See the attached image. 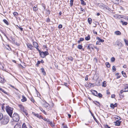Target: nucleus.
Segmentation results:
<instances>
[{"label": "nucleus", "instance_id": "obj_59", "mask_svg": "<svg viewBox=\"0 0 128 128\" xmlns=\"http://www.w3.org/2000/svg\"><path fill=\"white\" fill-rule=\"evenodd\" d=\"M3 34L4 35V36L8 40V38L6 35L4 33H3Z\"/></svg>", "mask_w": 128, "mask_h": 128}, {"label": "nucleus", "instance_id": "obj_15", "mask_svg": "<svg viewBox=\"0 0 128 128\" xmlns=\"http://www.w3.org/2000/svg\"><path fill=\"white\" fill-rule=\"evenodd\" d=\"M41 70L42 72L44 75H46V73L44 71V68H41Z\"/></svg>", "mask_w": 128, "mask_h": 128}, {"label": "nucleus", "instance_id": "obj_31", "mask_svg": "<svg viewBox=\"0 0 128 128\" xmlns=\"http://www.w3.org/2000/svg\"><path fill=\"white\" fill-rule=\"evenodd\" d=\"M106 82L105 81L102 82V86L104 87H106Z\"/></svg>", "mask_w": 128, "mask_h": 128}, {"label": "nucleus", "instance_id": "obj_19", "mask_svg": "<svg viewBox=\"0 0 128 128\" xmlns=\"http://www.w3.org/2000/svg\"><path fill=\"white\" fill-rule=\"evenodd\" d=\"M88 22L89 24H91L92 22V19L91 18H89L88 19Z\"/></svg>", "mask_w": 128, "mask_h": 128}, {"label": "nucleus", "instance_id": "obj_38", "mask_svg": "<svg viewBox=\"0 0 128 128\" xmlns=\"http://www.w3.org/2000/svg\"><path fill=\"white\" fill-rule=\"evenodd\" d=\"M13 14L15 16H17L18 15V14L16 12H14Z\"/></svg>", "mask_w": 128, "mask_h": 128}, {"label": "nucleus", "instance_id": "obj_28", "mask_svg": "<svg viewBox=\"0 0 128 128\" xmlns=\"http://www.w3.org/2000/svg\"><path fill=\"white\" fill-rule=\"evenodd\" d=\"M81 2V4L83 5H86V3L84 2L83 0H80Z\"/></svg>", "mask_w": 128, "mask_h": 128}, {"label": "nucleus", "instance_id": "obj_33", "mask_svg": "<svg viewBox=\"0 0 128 128\" xmlns=\"http://www.w3.org/2000/svg\"><path fill=\"white\" fill-rule=\"evenodd\" d=\"M124 41L125 43V44L126 45L128 46V41L125 39H124Z\"/></svg>", "mask_w": 128, "mask_h": 128}, {"label": "nucleus", "instance_id": "obj_56", "mask_svg": "<svg viewBox=\"0 0 128 128\" xmlns=\"http://www.w3.org/2000/svg\"><path fill=\"white\" fill-rule=\"evenodd\" d=\"M24 113H23V114L24 115H26V116H28V112H24Z\"/></svg>", "mask_w": 128, "mask_h": 128}, {"label": "nucleus", "instance_id": "obj_55", "mask_svg": "<svg viewBox=\"0 0 128 128\" xmlns=\"http://www.w3.org/2000/svg\"><path fill=\"white\" fill-rule=\"evenodd\" d=\"M96 84L97 86H99L100 85V84L99 82H97L96 83Z\"/></svg>", "mask_w": 128, "mask_h": 128}, {"label": "nucleus", "instance_id": "obj_40", "mask_svg": "<svg viewBox=\"0 0 128 128\" xmlns=\"http://www.w3.org/2000/svg\"><path fill=\"white\" fill-rule=\"evenodd\" d=\"M4 106L3 104L2 105V111L3 112L5 111L4 110Z\"/></svg>", "mask_w": 128, "mask_h": 128}, {"label": "nucleus", "instance_id": "obj_22", "mask_svg": "<svg viewBox=\"0 0 128 128\" xmlns=\"http://www.w3.org/2000/svg\"><path fill=\"white\" fill-rule=\"evenodd\" d=\"M14 128H21V126L18 124H16L14 126Z\"/></svg>", "mask_w": 128, "mask_h": 128}, {"label": "nucleus", "instance_id": "obj_62", "mask_svg": "<svg viewBox=\"0 0 128 128\" xmlns=\"http://www.w3.org/2000/svg\"><path fill=\"white\" fill-rule=\"evenodd\" d=\"M116 118L118 120H120L121 119L118 116H117V118Z\"/></svg>", "mask_w": 128, "mask_h": 128}, {"label": "nucleus", "instance_id": "obj_54", "mask_svg": "<svg viewBox=\"0 0 128 128\" xmlns=\"http://www.w3.org/2000/svg\"><path fill=\"white\" fill-rule=\"evenodd\" d=\"M14 44L18 46H19L20 45L19 43H17L16 42H14Z\"/></svg>", "mask_w": 128, "mask_h": 128}, {"label": "nucleus", "instance_id": "obj_35", "mask_svg": "<svg viewBox=\"0 0 128 128\" xmlns=\"http://www.w3.org/2000/svg\"><path fill=\"white\" fill-rule=\"evenodd\" d=\"M3 118V115L0 112V120Z\"/></svg>", "mask_w": 128, "mask_h": 128}, {"label": "nucleus", "instance_id": "obj_13", "mask_svg": "<svg viewBox=\"0 0 128 128\" xmlns=\"http://www.w3.org/2000/svg\"><path fill=\"white\" fill-rule=\"evenodd\" d=\"M20 108L22 111H23V112H25L24 111V107L23 106L21 105H19L18 106Z\"/></svg>", "mask_w": 128, "mask_h": 128}, {"label": "nucleus", "instance_id": "obj_32", "mask_svg": "<svg viewBox=\"0 0 128 128\" xmlns=\"http://www.w3.org/2000/svg\"><path fill=\"white\" fill-rule=\"evenodd\" d=\"M0 90L5 94H6L7 92L0 87Z\"/></svg>", "mask_w": 128, "mask_h": 128}, {"label": "nucleus", "instance_id": "obj_37", "mask_svg": "<svg viewBox=\"0 0 128 128\" xmlns=\"http://www.w3.org/2000/svg\"><path fill=\"white\" fill-rule=\"evenodd\" d=\"M22 128H27L26 126L25 123H23L22 125Z\"/></svg>", "mask_w": 128, "mask_h": 128}, {"label": "nucleus", "instance_id": "obj_61", "mask_svg": "<svg viewBox=\"0 0 128 128\" xmlns=\"http://www.w3.org/2000/svg\"><path fill=\"white\" fill-rule=\"evenodd\" d=\"M84 40V39L83 38H80V41H83Z\"/></svg>", "mask_w": 128, "mask_h": 128}, {"label": "nucleus", "instance_id": "obj_27", "mask_svg": "<svg viewBox=\"0 0 128 128\" xmlns=\"http://www.w3.org/2000/svg\"><path fill=\"white\" fill-rule=\"evenodd\" d=\"M121 22L123 25H126L128 24V23L127 22H124L122 20L121 21Z\"/></svg>", "mask_w": 128, "mask_h": 128}, {"label": "nucleus", "instance_id": "obj_7", "mask_svg": "<svg viewBox=\"0 0 128 128\" xmlns=\"http://www.w3.org/2000/svg\"><path fill=\"white\" fill-rule=\"evenodd\" d=\"M27 46L28 48H29L30 50H32L34 47L32 45L28 43L27 44Z\"/></svg>", "mask_w": 128, "mask_h": 128}, {"label": "nucleus", "instance_id": "obj_10", "mask_svg": "<svg viewBox=\"0 0 128 128\" xmlns=\"http://www.w3.org/2000/svg\"><path fill=\"white\" fill-rule=\"evenodd\" d=\"M121 122L119 120H118L115 122H114V123H115V125L117 126H119L120 125Z\"/></svg>", "mask_w": 128, "mask_h": 128}, {"label": "nucleus", "instance_id": "obj_5", "mask_svg": "<svg viewBox=\"0 0 128 128\" xmlns=\"http://www.w3.org/2000/svg\"><path fill=\"white\" fill-rule=\"evenodd\" d=\"M114 45L115 46L117 45L120 48L123 46L121 42H120L118 40L116 41L115 42V44H114Z\"/></svg>", "mask_w": 128, "mask_h": 128}, {"label": "nucleus", "instance_id": "obj_57", "mask_svg": "<svg viewBox=\"0 0 128 128\" xmlns=\"http://www.w3.org/2000/svg\"><path fill=\"white\" fill-rule=\"evenodd\" d=\"M96 44L100 45V42L98 41H97L96 43Z\"/></svg>", "mask_w": 128, "mask_h": 128}, {"label": "nucleus", "instance_id": "obj_49", "mask_svg": "<svg viewBox=\"0 0 128 128\" xmlns=\"http://www.w3.org/2000/svg\"><path fill=\"white\" fill-rule=\"evenodd\" d=\"M80 10L81 11H82L84 12H85V10L82 8H80Z\"/></svg>", "mask_w": 128, "mask_h": 128}, {"label": "nucleus", "instance_id": "obj_4", "mask_svg": "<svg viewBox=\"0 0 128 128\" xmlns=\"http://www.w3.org/2000/svg\"><path fill=\"white\" fill-rule=\"evenodd\" d=\"M5 109L6 112H13V108L8 106L6 107Z\"/></svg>", "mask_w": 128, "mask_h": 128}, {"label": "nucleus", "instance_id": "obj_64", "mask_svg": "<svg viewBox=\"0 0 128 128\" xmlns=\"http://www.w3.org/2000/svg\"><path fill=\"white\" fill-rule=\"evenodd\" d=\"M90 45L89 44L87 46V49H89L90 50Z\"/></svg>", "mask_w": 128, "mask_h": 128}, {"label": "nucleus", "instance_id": "obj_60", "mask_svg": "<svg viewBox=\"0 0 128 128\" xmlns=\"http://www.w3.org/2000/svg\"><path fill=\"white\" fill-rule=\"evenodd\" d=\"M3 34L4 35V36L8 40V38L6 35L4 33H3Z\"/></svg>", "mask_w": 128, "mask_h": 128}, {"label": "nucleus", "instance_id": "obj_6", "mask_svg": "<svg viewBox=\"0 0 128 128\" xmlns=\"http://www.w3.org/2000/svg\"><path fill=\"white\" fill-rule=\"evenodd\" d=\"M32 114L40 119H43V116H42L39 115L38 114H36L35 112H32Z\"/></svg>", "mask_w": 128, "mask_h": 128}, {"label": "nucleus", "instance_id": "obj_1", "mask_svg": "<svg viewBox=\"0 0 128 128\" xmlns=\"http://www.w3.org/2000/svg\"><path fill=\"white\" fill-rule=\"evenodd\" d=\"M13 112H7L8 115L11 117H12L13 120L14 121L17 122L20 119L19 115L16 113L14 112L12 116Z\"/></svg>", "mask_w": 128, "mask_h": 128}, {"label": "nucleus", "instance_id": "obj_42", "mask_svg": "<svg viewBox=\"0 0 128 128\" xmlns=\"http://www.w3.org/2000/svg\"><path fill=\"white\" fill-rule=\"evenodd\" d=\"M110 107L112 108H114V106L113 104H110Z\"/></svg>", "mask_w": 128, "mask_h": 128}, {"label": "nucleus", "instance_id": "obj_24", "mask_svg": "<svg viewBox=\"0 0 128 128\" xmlns=\"http://www.w3.org/2000/svg\"><path fill=\"white\" fill-rule=\"evenodd\" d=\"M90 39V37L89 35L88 36H86L85 38V39L86 40H89Z\"/></svg>", "mask_w": 128, "mask_h": 128}, {"label": "nucleus", "instance_id": "obj_63", "mask_svg": "<svg viewBox=\"0 0 128 128\" xmlns=\"http://www.w3.org/2000/svg\"><path fill=\"white\" fill-rule=\"evenodd\" d=\"M93 32L94 34H97V33L94 30H93Z\"/></svg>", "mask_w": 128, "mask_h": 128}, {"label": "nucleus", "instance_id": "obj_11", "mask_svg": "<svg viewBox=\"0 0 128 128\" xmlns=\"http://www.w3.org/2000/svg\"><path fill=\"white\" fill-rule=\"evenodd\" d=\"M22 98L21 100V101L22 102H26V98L24 96H22Z\"/></svg>", "mask_w": 128, "mask_h": 128}, {"label": "nucleus", "instance_id": "obj_36", "mask_svg": "<svg viewBox=\"0 0 128 128\" xmlns=\"http://www.w3.org/2000/svg\"><path fill=\"white\" fill-rule=\"evenodd\" d=\"M119 74L118 72L116 73L115 74V75L116 76H117L116 78L117 79L119 78L120 77V76H118Z\"/></svg>", "mask_w": 128, "mask_h": 128}, {"label": "nucleus", "instance_id": "obj_8", "mask_svg": "<svg viewBox=\"0 0 128 128\" xmlns=\"http://www.w3.org/2000/svg\"><path fill=\"white\" fill-rule=\"evenodd\" d=\"M44 106L47 108L48 109H50L49 108H50V106L49 104L47 103H46L44 104L43 105Z\"/></svg>", "mask_w": 128, "mask_h": 128}, {"label": "nucleus", "instance_id": "obj_46", "mask_svg": "<svg viewBox=\"0 0 128 128\" xmlns=\"http://www.w3.org/2000/svg\"><path fill=\"white\" fill-rule=\"evenodd\" d=\"M90 49L91 48H92V49H93V47H94V46L92 44H90Z\"/></svg>", "mask_w": 128, "mask_h": 128}, {"label": "nucleus", "instance_id": "obj_14", "mask_svg": "<svg viewBox=\"0 0 128 128\" xmlns=\"http://www.w3.org/2000/svg\"><path fill=\"white\" fill-rule=\"evenodd\" d=\"M114 34L117 35H120L121 34V32L119 31H117L115 32Z\"/></svg>", "mask_w": 128, "mask_h": 128}, {"label": "nucleus", "instance_id": "obj_25", "mask_svg": "<svg viewBox=\"0 0 128 128\" xmlns=\"http://www.w3.org/2000/svg\"><path fill=\"white\" fill-rule=\"evenodd\" d=\"M74 0H70V4L71 7L73 6Z\"/></svg>", "mask_w": 128, "mask_h": 128}, {"label": "nucleus", "instance_id": "obj_43", "mask_svg": "<svg viewBox=\"0 0 128 128\" xmlns=\"http://www.w3.org/2000/svg\"><path fill=\"white\" fill-rule=\"evenodd\" d=\"M112 69L113 72H114L116 70L115 67L114 66H113L112 67Z\"/></svg>", "mask_w": 128, "mask_h": 128}, {"label": "nucleus", "instance_id": "obj_34", "mask_svg": "<svg viewBox=\"0 0 128 128\" xmlns=\"http://www.w3.org/2000/svg\"><path fill=\"white\" fill-rule=\"evenodd\" d=\"M78 48L80 49H81L82 48V46L80 45H79L78 46Z\"/></svg>", "mask_w": 128, "mask_h": 128}, {"label": "nucleus", "instance_id": "obj_26", "mask_svg": "<svg viewBox=\"0 0 128 128\" xmlns=\"http://www.w3.org/2000/svg\"><path fill=\"white\" fill-rule=\"evenodd\" d=\"M122 74L123 76L124 77H127L126 73L125 72H124V71H122Z\"/></svg>", "mask_w": 128, "mask_h": 128}, {"label": "nucleus", "instance_id": "obj_9", "mask_svg": "<svg viewBox=\"0 0 128 128\" xmlns=\"http://www.w3.org/2000/svg\"><path fill=\"white\" fill-rule=\"evenodd\" d=\"M98 6L99 7L101 8H103L104 9V8L105 5H104L103 3H99L98 4Z\"/></svg>", "mask_w": 128, "mask_h": 128}, {"label": "nucleus", "instance_id": "obj_2", "mask_svg": "<svg viewBox=\"0 0 128 128\" xmlns=\"http://www.w3.org/2000/svg\"><path fill=\"white\" fill-rule=\"evenodd\" d=\"M2 119L1 123L4 124H7L10 120L9 117L8 116H5Z\"/></svg>", "mask_w": 128, "mask_h": 128}, {"label": "nucleus", "instance_id": "obj_23", "mask_svg": "<svg viewBox=\"0 0 128 128\" xmlns=\"http://www.w3.org/2000/svg\"><path fill=\"white\" fill-rule=\"evenodd\" d=\"M96 96H98L100 98H101L102 97V95L101 94L99 93L97 95H96Z\"/></svg>", "mask_w": 128, "mask_h": 128}, {"label": "nucleus", "instance_id": "obj_18", "mask_svg": "<svg viewBox=\"0 0 128 128\" xmlns=\"http://www.w3.org/2000/svg\"><path fill=\"white\" fill-rule=\"evenodd\" d=\"M3 21L7 25H9V23L8 22L6 19L3 20Z\"/></svg>", "mask_w": 128, "mask_h": 128}, {"label": "nucleus", "instance_id": "obj_3", "mask_svg": "<svg viewBox=\"0 0 128 128\" xmlns=\"http://www.w3.org/2000/svg\"><path fill=\"white\" fill-rule=\"evenodd\" d=\"M39 54L41 57L42 58H44L46 56L49 54L48 52L46 51L44 52L41 51Z\"/></svg>", "mask_w": 128, "mask_h": 128}, {"label": "nucleus", "instance_id": "obj_20", "mask_svg": "<svg viewBox=\"0 0 128 128\" xmlns=\"http://www.w3.org/2000/svg\"><path fill=\"white\" fill-rule=\"evenodd\" d=\"M113 2L116 4H118V3L119 0H112Z\"/></svg>", "mask_w": 128, "mask_h": 128}, {"label": "nucleus", "instance_id": "obj_16", "mask_svg": "<svg viewBox=\"0 0 128 128\" xmlns=\"http://www.w3.org/2000/svg\"><path fill=\"white\" fill-rule=\"evenodd\" d=\"M96 39L98 40L100 42H103L104 41V40L101 39L100 38L98 37H97Z\"/></svg>", "mask_w": 128, "mask_h": 128}, {"label": "nucleus", "instance_id": "obj_48", "mask_svg": "<svg viewBox=\"0 0 128 128\" xmlns=\"http://www.w3.org/2000/svg\"><path fill=\"white\" fill-rule=\"evenodd\" d=\"M62 25L61 24H60L58 26V28H62Z\"/></svg>", "mask_w": 128, "mask_h": 128}, {"label": "nucleus", "instance_id": "obj_53", "mask_svg": "<svg viewBox=\"0 0 128 128\" xmlns=\"http://www.w3.org/2000/svg\"><path fill=\"white\" fill-rule=\"evenodd\" d=\"M68 59L72 61L73 59V58L72 57H70V58H69Z\"/></svg>", "mask_w": 128, "mask_h": 128}, {"label": "nucleus", "instance_id": "obj_12", "mask_svg": "<svg viewBox=\"0 0 128 128\" xmlns=\"http://www.w3.org/2000/svg\"><path fill=\"white\" fill-rule=\"evenodd\" d=\"M0 82L3 83L4 82V79L0 76Z\"/></svg>", "mask_w": 128, "mask_h": 128}, {"label": "nucleus", "instance_id": "obj_17", "mask_svg": "<svg viewBox=\"0 0 128 128\" xmlns=\"http://www.w3.org/2000/svg\"><path fill=\"white\" fill-rule=\"evenodd\" d=\"M104 9L105 10H108L109 11H110L111 10V9L108 6H106L105 7H104Z\"/></svg>", "mask_w": 128, "mask_h": 128}, {"label": "nucleus", "instance_id": "obj_52", "mask_svg": "<svg viewBox=\"0 0 128 128\" xmlns=\"http://www.w3.org/2000/svg\"><path fill=\"white\" fill-rule=\"evenodd\" d=\"M46 21V22H50V20L49 18H48L47 19Z\"/></svg>", "mask_w": 128, "mask_h": 128}, {"label": "nucleus", "instance_id": "obj_21", "mask_svg": "<svg viewBox=\"0 0 128 128\" xmlns=\"http://www.w3.org/2000/svg\"><path fill=\"white\" fill-rule=\"evenodd\" d=\"M38 8L37 7V6H34L33 8V10L34 11H36L38 10Z\"/></svg>", "mask_w": 128, "mask_h": 128}, {"label": "nucleus", "instance_id": "obj_39", "mask_svg": "<svg viewBox=\"0 0 128 128\" xmlns=\"http://www.w3.org/2000/svg\"><path fill=\"white\" fill-rule=\"evenodd\" d=\"M115 58L114 57H112L111 59V61L112 62H114L115 61Z\"/></svg>", "mask_w": 128, "mask_h": 128}, {"label": "nucleus", "instance_id": "obj_41", "mask_svg": "<svg viewBox=\"0 0 128 128\" xmlns=\"http://www.w3.org/2000/svg\"><path fill=\"white\" fill-rule=\"evenodd\" d=\"M30 100L31 101L33 102H34V100L33 98L32 97L31 98H30Z\"/></svg>", "mask_w": 128, "mask_h": 128}, {"label": "nucleus", "instance_id": "obj_29", "mask_svg": "<svg viewBox=\"0 0 128 128\" xmlns=\"http://www.w3.org/2000/svg\"><path fill=\"white\" fill-rule=\"evenodd\" d=\"M106 65L108 68H110V65L108 62H106Z\"/></svg>", "mask_w": 128, "mask_h": 128}, {"label": "nucleus", "instance_id": "obj_44", "mask_svg": "<svg viewBox=\"0 0 128 128\" xmlns=\"http://www.w3.org/2000/svg\"><path fill=\"white\" fill-rule=\"evenodd\" d=\"M17 27L19 28V29L21 31H22L23 30V28L21 27L20 26H18V25H17Z\"/></svg>", "mask_w": 128, "mask_h": 128}, {"label": "nucleus", "instance_id": "obj_30", "mask_svg": "<svg viewBox=\"0 0 128 128\" xmlns=\"http://www.w3.org/2000/svg\"><path fill=\"white\" fill-rule=\"evenodd\" d=\"M33 44L34 47H35L36 46H38L37 43L35 42H33Z\"/></svg>", "mask_w": 128, "mask_h": 128}, {"label": "nucleus", "instance_id": "obj_58", "mask_svg": "<svg viewBox=\"0 0 128 128\" xmlns=\"http://www.w3.org/2000/svg\"><path fill=\"white\" fill-rule=\"evenodd\" d=\"M40 110L42 112H45L44 110L42 108H40Z\"/></svg>", "mask_w": 128, "mask_h": 128}, {"label": "nucleus", "instance_id": "obj_45", "mask_svg": "<svg viewBox=\"0 0 128 128\" xmlns=\"http://www.w3.org/2000/svg\"><path fill=\"white\" fill-rule=\"evenodd\" d=\"M40 61H38L36 63V66H38V65L39 64H40Z\"/></svg>", "mask_w": 128, "mask_h": 128}, {"label": "nucleus", "instance_id": "obj_47", "mask_svg": "<svg viewBox=\"0 0 128 128\" xmlns=\"http://www.w3.org/2000/svg\"><path fill=\"white\" fill-rule=\"evenodd\" d=\"M124 92H128V87H126L125 88Z\"/></svg>", "mask_w": 128, "mask_h": 128}, {"label": "nucleus", "instance_id": "obj_51", "mask_svg": "<svg viewBox=\"0 0 128 128\" xmlns=\"http://www.w3.org/2000/svg\"><path fill=\"white\" fill-rule=\"evenodd\" d=\"M49 124H50L52 126H54V124H53V123L52 121L50 123H49Z\"/></svg>", "mask_w": 128, "mask_h": 128}, {"label": "nucleus", "instance_id": "obj_50", "mask_svg": "<svg viewBox=\"0 0 128 128\" xmlns=\"http://www.w3.org/2000/svg\"><path fill=\"white\" fill-rule=\"evenodd\" d=\"M94 91H95V90H92V94H93L94 96H96V94H95V92H94Z\"/></svg>", "mask_w": 128, "mask_h": 128}]
</instances>
